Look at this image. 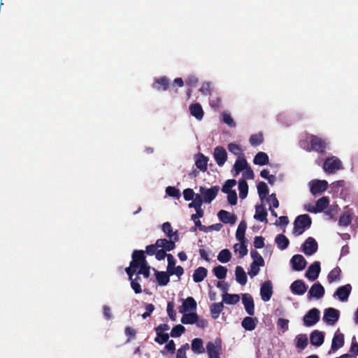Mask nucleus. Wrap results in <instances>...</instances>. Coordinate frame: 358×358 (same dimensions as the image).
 Returning <instances> with one entry per match:
<instances>
[{
    "mask_svg": "<svg viewBox=\"0 0 358 358\" xmlns=\"http://www.w3.org/2000/svg\"><path fill=\"white\" fill-rule=\"evenodd\" d=\"M206 352L208 358H220V355L222 353L221 338H216L214 342H208L206 344Z\"/></svg>",
    "mask_w": 358,
    "mask_h": 358,
    "instance_id": "20e7f679",
    "label": "nucleus"
},
{
    "mask_svg": "<svg viewBox=\"0 0 358 358\" xmlns=\"http://www.w3.org/2000/svg\"><path fill=\"white\" fill-rule=\"evenodd\" d=\"M155 275L158 285L160 286H166L170 281L169 273L165 271H159L154 268Z\"/></svg>",
    "mask_w": 358,
    "mask_h": 358,
    "instance_id": "393cba45",
    "label": "nucleus"
},
{
    "mask_svg": "<svg viewBox=\"0 0 358 358\" xmlns=\"http://www.w3.org/2000/svg\"><path fill=\"white\" fill-rule=\"evenodd\" d=\"M275 242L277 244L278 248L281 250H285L289 244V239L284 234H278L275 238Z\"/></svg>",
    "mask_w": 358,
    "mask_h": 358,
    "instance_id": "4c0bfd02",
    "label": "nucleus"
},
{
    "mask_svg": "<svg viewBox=\"0 0 358 358\" xmlns=\"http://www.w3.org/2000/svg\"><path fill=\"white\" fill-rule=\"evenodd\" d=\"M290 264L294 271H301L306 268L307 262L303 255H294L290 260Z\"/></svg>",
    "mask_w": 358,
    "mask_h": 358,
    "instance_id": "9d476101",
    "label": "nucleus"
},
{
    "mask_svg": "<svg viewBox=\"0 0 358 358\" xmlns=\"http://www.w3.org/2000/svg\"><path fill=\"white\" fill-rule=\"evenodd\" d=\"M352 291L350 284H347L337 288L334 294V297H337L341 301H346Z\"/></svg>",
    "mask_w": 358,
    "mask_h": 358,
    "instance_id": "9b49d317",
    "label": "nucleus"
},
{
    "mask_svg": "<svg viewBox=\"0 0 358 358\" xmlns=\"http://www.w3.org/2000/svg\"><path fill=\"white\" fill-rule=\"evenodd\" d=\"M239 196L241 199H245L248 193V185L245 179H240L238 181Z\"/></svg>",
    "mask_w": 358,
    "mask_h": 358,
    "instance_id": "a19ab883",
    "label": "nucleus"
},
{
    "mask_svg": "<svg viewBox=\"0 0 358 358\" xmlns=\"http://www.w3.org/2000/svg\"><path fill=\"white\" fill-rule=\"evenodd\" d=\"M296 347L301 350H303L308 345V338L306 334H300L296 337Z\"/></svg>",
    "mask_w": 358,
    "mask_h": 358,
    "instance_id": "09e8293b",
    "label": "nucleus"
},
{
    "mask_svg": "<svg viewBox=\"0 0 358 358\" xmlns=\"http://www.w3.org/2000/svg\"><path fill=\"white\" fill-rule=\"evenodd\" d=\"M329 204V199L327 196H322L319 199L315 206V208L309 210L310 213H317L322 212Z\"/></svg>",
    "mask_w": 358,
    "mask_h": 358,
    "instance_id": "412c9836",
    "label": "nucleus"
},
{
    "mask_svg": "<svg viewBox=\"0 0 358 358\" xmlns=\"http://www.w3.org/2000/svg\"><path fill=\"white\" fill-rule=\"evenodd\" d=\"M259 266H262L261 265H259L257 263H252L250 264V269L248 271V274L250 277H254L257 275L259 271Z\"/></svg>",
    "mask_w": 358,
    "mask_h": 358,
    "instance_id": "69168bd1",
    "label": "nucleus"
},
{
    "mask_svg": "<svg viewBox=\"0 0 358 358\" xmlns=\"http://www.w3.org/2000/svg\"><path fill=\"white\" fill-rule=\"evenodd\" d=\"M231 258V254L228 249L222 250L217 255V260L224 264L229 262Z\"/></svg>",
    "mask_w": 358,
    "mask_h": 358,
    "instance_id": "a18cd8bd",
    "label": "nucleus"
},
{
    "mask_svg": "<svg viewBox=\"0 0 358 358\" xmlns=\"http://www.w3.org/2000/svg\"><path fill=\"white\" fill-rule=\"evenodd\" d=\"M224 308L223 302L214 303L210 306V313L214 319L218 318Z\"/></svg>",
    "mask_w": 358,
    "mask_h": 358,
    "instance_id": "ea45409f",
    "label": "nucleus"
},
{
    "mask_svg": "<svg viewBox=\"0 0 358 358\" xmlns=\"http://www.w3.org/2000/svg\"><path fill=\"white\" fill-rule=\"evenodd\" d=\"M248 166H249V165L245 158L244 157H239L236 159L234 165V169L236 171V175L239 174L240 172L245 170Z\"/></svg>",
    "mask_w": 358,
    "mask_h": 358,
    "instance_id": "2f4dec72",
    "label": "nucleus"
},
{
    "mask_svg": "<svg viewBox=\"0 0 358 358\" xmlns=\"http://www.w3.org/2000/svg\"><path fill=\"white\" fill-rule=\"evenodd\" d=\"M273 294L272 282L270 280L266 281L261 287L260 295L264 302L268 301Z\"/></svg>",
    "mask_w": 358,
    "mask_h": 358,
    "instance_id": "dca6fc26",
    "label": "nucleus"
},
{
    "mask_svg": "<svg viewBox=\"0 0 358 358\" xmlns=\"http://www.w3.org/2000/svg\"><path fill=\"white\" fill-rule=\"evenodd\" d=\"M320 310L313 308L310 309L303 317V324L306 327H311L315 324L320 320Z\"/></svg>",
    "mask_w": 358,
    "mask_h": 358,
    "instance_id": "39448f33",
    "label": "nucleus"
},
{
    "mask_svg": "<svg viewBox=\"0 0 358 358\" xmlns=\"http://www.w3.org/2000/svg\"><path fill=\"white\" fill-rule=\"evenodd\" d=\"M143 250H134L132 253V261L131 265L132 267H138L147 264Z\"/></svg>",
    "mask_w": 358,
    "mask_h": 358,
    "instance_id": "f8f14e48",
    "label": "nucleus"
},
{
    "mask_svg": "<svg viewBox=\"0 0 358 358\" xmlns=\"http://www.w3.org/2000/svg\"><path fill=\"white\" fill-rule=\"evenodd\" d=\"M162 230L170 238H172L173 234L171 224L169 222H164L162 224Z\"/></svg>",
    "mask_w": 358,
    "mask_h": 358,
    "instance_id": "e2e57ef3",
    "label": "nucleus"
},
{
    "mask_svg": "<svg viewBox=\"0 0 358 358\" xmlns=\"http://www.w3.org/2000/svg\"><path fill=\"white\" fill-rule=\"evenodd\" d=\"M264 137L262 134L258 133L252 134L250 138V143L253 146H257L262 143Z\"/></svg>",
    "mask_w": 358,
    "mask_h": 358,
    "instance_id": "3c124183",
    "label": "nucleus"
},
{
    "mask_svg": "<svg viewBox=\"0 0 358 358\" xmlns=\"http://www.w3.org/2000/svg\"><path fill=\"white\" fill-rule=\"evenodd\" d=\"M258 320L257 317H245L241 322L243 328L246 331H253L257 326Z\"/></svg>",
    "mask_w": 358,
    "mask_h": 358,
    "instance_id": "cd10ccee",
    "label": "nucleus"
},
{
    "mask_svg": "<svg viewBox=\"0 0 358 358\" xmlns=\"http://www.w3.org/2000/svg\"><path fill=\"white\" fill-rule=\"evenodd\" d=\"M198 320V315L195 313H185L181 318V322L184 324H193Z\"/></svg>",
    "mask_w": 358,
    "mask_h": 358,
    "instance_id": "58836bf2",
    "label": "nucleus"
},
{
    "mask_svg": "<svg viewBox=\"0 0 358 358\" xmlns=\"http://www.w3.org/2000/svg\"><path fill=\"white\" fill-rule=\"evenodd\" d=\"M236 280L241 285L246 284L248 278L244 269L241 266H237L235 270Z\"/></svg>",
    "mask_w": 358,
    "mask_h": 358,
    "instance_id": "473e14b6",
    "label": "nucleus"
},
{
    "mask_svg": "<svg viewBox=\"0 0 358 358\" xmlns=\"http://www.w3.org/2000/svg\"><path fill=\"white\" fill-rule=\"evenodd\" d=\"M169 86V80L166 77L163 76L155 80L152 84V87L158 91H165Z\"/></svg>",
    "mask_w": 358,
    "mask_h": 358,
    "instance_id": "bb28decb",
    "label": "nucleus"
},
{
    "mask_svg": "<svg viewBox=\"0 0 358 358\" xmlns=\"http://www.w3.org/2000/svg\"><path fill=\"white\" fill-rule=\"evenodd\" d=\"M254 246L257 249H261L264 247V238L261 236H255L254 239Z\"/></svg>",
    "mask_w": 358,
    "mask_h": 358,
    "instance_id": "774afa93",
    "label": "nucleus"
},
{
    "mask_svg": "<svg viewBox=\"0 0 358 358\" xmlns=\"http://www.w3.org/2000/svg\"><path fill=\"white\" fill-rule=\"evenodd\" d=\"M339 317V310L334 308H328L324 310L323 320L329 325H334L337 322Z\"/></svg>",
    "mask_w": 358,
    "mask_h": 358,
    "instance_id": "0eeeda50",
    "label": "nucleus"
},
{
    "mask_svg": "<svg viewBox=\"0 0 358 358\" xmlns=\"http://www.w3.org/2000/svg\"><path fill=\"white\" fill-rule=\"evenodd\" d=\"M269 162L268 156L264 152H259L254 157L253 163L257 165L264 166Z\"/></svg>",
    "mask_w": 358,
    "mask_h": 358,
    "instance_id": "72a5a7b5",
    "label": "nucleus"
},
{
    "mask_svg": "<svg viewBox=\"0 0 358 358\" xmlns=\"http://www.w3.org/2000/svg\"><path fill=\"white\" fill-rule=\"evenodd\" d=\"M310 147L306 150L308 152L315 151L319 154H324L327 146L326 141L317 136L311 134L309 136Z\"/></svg>",
    "mask_w": 358,
    "mask_h": 358,
    "instance_id": "7ed1b4c3",
    "label": "nucleus"
},
{
    "mask_svg": "<svg viewBox=\"0 0 358 358\" xmlns=\"http://www.w3.org/2000/svg\"><path fill=\"white\" fill-rule=\"evenodd\" d=\"M317 248V243L313 237H308L301 245L302 252L308 256H310L315 253Z\"/></svg>",
    "mask_w": 358,
    "mask_h": 358,
    "instance_id": "6e6552de",
    "label": "nucleus"
},
{
    "mask_svg": "<svg viewBox=\"0 0 358 358\" xmlns=\"http://www.w3.org/2000/svg\"><path fill=\"white\" fill-rule=\"evenodd\" d=\"M208 270L202 266L197 268L192 275L193 280L195 282H200L204 280V278L207 276Z\"/></svg>",
    "mask_w": 358,
    "mask_h": 358,
    "instance_id": "7c9ffc66",
    "label": "nucleus"
},
{
    "mask_svg": "<svg viewBox=\"0 0 358 358\" xmlns=\"http://www.w3.org/2000/svg\"><path fill=\"white\" fill-rule=\"evenodd\" d=\"M242 303L246 313L249 315L253 316L255 315V303L252 296L250 294H243L242 295Z\"/></svg>",
    "mask_w": 358,
    "mask_h": 358,
    "instance_id": "4468645a",
    "label": "nucleus"
},
{
    "mask_svg": "<svg viewBox=\"0 0 358 358\" xmlns=\"http://www.w3.org/2000/svg\"><path fill=\"white\" fill-rule=\"evenodd\" d=\"M192 350L196 354H202L205 352L203 343L201 338H196L192 340Z\"/></svg>",
    "mask_w": 358,
    "mask_h": 358,
    "instance_id": "e433bc0d",
    "label": "nucleus"
},
{
    "mask_svg": "<svg viewBox=\"0 0 358 358\" xmlns=\"http://www.w3.org/2000/svg\"><path fill=\"white\" fill-rule=\"evenodd\" d=\"M222 296V302L229 305H235L240 301V296L237 294L224 293Z\"/></svg>",
    "mask_w": 358,
    "mask_h": 358,
    "instance_id": "f704fd0d",
    "label": "nucleus"
},
{
    "mask_svg": "<svg viewBox=\"0 0 358 358\" xmlns=\"http://www.w3.org/2000/svg\"><path fill=\"white\" fill-rule=\"evenodd\" d=\"M168 273L171 275H176L180 278V276L182 275L184 273V269L181 266H177L173 268Z\"/></svg>",
    "mask_w": 358,
    "mask_h": 358,
    "instance_id": "0e129e2a",
    "label": "nucleus"
},
{
    "mask_svg": "<svg viewBox=\"0 0 358 358\" xmlns=\"http://www.w3.org/2000/svg\"><path fill=\"white\" fill-rule=\"evenodd\" d=\"M185 331V328L181 324L176 325L171 330L170 336L173 338H177L181 336Z\"/></svg>",
    "mask_w": 358,
    "mask_h": 358,
    "instance_id": "864d4df0",
    "label": "nucleus"
},
{
    "mask_svg": "<svg viewBox=\"0 0 358 358\" xmlns=\"http://www.w3.org/2000/svg\"><path fill=\"white\" fill-rule=\"evenodd\" d=\"M307 289L308 286L302 280H296L290 285L292 292L296 295H303Z\"/></svg>",
    "mask_w": 358,
    "mask_h": 358,
    "instance_id": "a211bd4d",
    "label": "nucleus"
},
{
    "mask_svg": "<svg viewBox=\"0 0 358 358\" xmlns=\"http://www.w3.org/2000/svg\"><path fill=\"white\" fill-rule=\"evenodd\" d=\"M352 220V214L349 212H345L340 217L338 224L340 226L348 227Z\"/></svg>",
    "mask_w": 358,
    "mask_h": 358,
    "instance_id": "49530a36",
    "label": "nucleus"
},
{
    "mask_svg": "<svg viewBox=\"0 0 358 358\" xmlns=\"http://www.w3.org/2000/svg\"><path fill=\"white\" fill-rule=\"evenodd\" d=\"M213 272L217 278L222 280L227 276V268L225 266L219 265L213 268Z\"/></svg>",
    "mask_w": 358,
    "mask_h": 358,
    "instance_id": "37998d69",
    "label": "nucleus"
},
{
    "mask_svg": "<svg viewBox=\"0 0 358 358\" xmlns=\"http://www.w3.org/2000/svg\"><path fill=\"white\" fill-rule=\"evenodd\" d=\"M190 114L198 120H201L203 117V110L199 103H192L189 107Z\"/></svg>",
    "mask_w": 358,
    "mask_h": 358,
    "instance_id": "a878e982",
    "label": "nucleus"
},
{
    "mask_svg": "<svg viewBox=\"0 0 358 358\" xmlns=\"http://www.w3.org/2000/svg\"><path fill=\"white\" fill-rule=\"evenodd\" d=\"M196 308V302L192 296H188L186 299L182 300V304L179 308L181 313H186L189 310H194Z\"/></svg>",
    "mask_w": 358,
    "mask_h": 358,
    "instance_id": "aec40b11",
    "label": "nucleus"
},
{
    "mask_svg": "<svg viewBox=\"0 0 358 358\" xmlns=\"http://www.w3.org/2000/svg\"><path fill=\"white\" fill-rule=\"evenodd\" d=\"M166 193L169 196L179 199L180 197V192L178 189L175 187L169 186L166 188Z\"/></svg>",
    "mask_w": 358,
    "mask_h": 358,
    "instance_id": "4d7b16f0",
    "label": "nucleus"
},
{
    "mask_svg": "<svg viewBox=\"0 0 358 358\" xmlns=\"http://www.w3.org/2000/svg\"><path fill=\"white\" fill-rule=\"evenodd\" d=\"M250 255L253 259V262L252 263H257L259 265L264 266V260L261 255L255 250H252L250 252Z\"/></svg>",
    "mask_w": 358,
    "mask_h": 358,
    "instance_id": "603ef678",
    "label": "nucleus"
},
{
    "mask_svg": "<svg viewBox=\"0 0 358 358\" xmlns=\"http://www.w3.org/2000/svg\"><path fill=\"white\" fill-rule=\"evenodd\" d=\"M217 217L224 224H234L237 220V217L234 214L224 210H220L217 213Z\"/></svg>",
    "mask_w": 358,
    "mask_h": 358,
    "instance_id": "6ab92c4d",
    "label": "nucleus"
},
{
    "mask_svg": "<svg viewBox=\"0 0 358 358\" xmlns=\"http://www.w3.org/2000/svg\"><path fill=\"white\" fill-rule=\"evenodd\" d=\"M227 194V201L231 206H235L237 203V194L235 190H233Z\"/></svg>",
    "mask_w": 358,
    "mask_h": 358,
    "instance_id": "680f3d73",
    "label": "nucleus"
},
{
    "mask_svg": "<svg viewBox=\"0 0 358 358\" xmlns=\"http://www.w3.org/2000/svg\"><path fill=\"white\" fill-rule=\"evenodd\" d=\"M246 229V222L245 221H241L236 232V238L239 242H245V234Z\"/></svg>",
    "mask_w": 358,
    "mask_h": 358,
    "instance_id": "c9c22d12",
    "label": "nucleus"
},
{
    "mask_svg": "<svg viewBox=\"0 0 358 358\" xmlns=\"http://www.w3.org/2000/svg\"><path fill=\"white\" fill-rule=\"evenodd\" d=\"M213 156L219 166H222L227 159V151L222 146H217L215 148Z\"/></svg>",
    "mask_w": 358,
    "mask_h": 358,
    "instance_id": "ddd939ff",
    "label": "nucleus"
},
{
    "mask_svg": "<svg viewBox=\"0 0 358 358\" xmlns=\"http://www.w3.org/2000/svg\"><path fill=\"white\" fill-rule=\"evenodd\" d=\"M203 203V199L200 194H196L194 199H192V202L189 203V208H194V209L199 208L201 207Z\"/></svg>",
    "mask_w": 358,
    "mask_h": 358,
    "instance_id": "5fc2aeb1",
    "label": "nucleus"
},
{
    "mask_svg": "<svg viewBox=\"0 0 358 358\" xmlns=\"http://www.w3.org/2000/svg\"><path fill=\"white\" fill-rule=\"evenodd\" d=\"M257 192L262 200L268 195L269 189L267 185L264 182H260L257 185Z\"/></svg>",
    "mask_w": 358,
    "mask_h": 358,
    "instance_id": "c03bdc74",
    "label": "nucleus"
},
{
    "mask_svg": "<svg viewBox=\"0 0 358 358\" xmlns=\"http://www.w3.org/2000/svg\"><path fill=\"white\" fill-rule=\"evenodd\" d=\"M228 150L230 152L233 153L234 155L238 156V157H241V155H242V150H241V147L236 143H229L228 145Z\"/></svg>",
    "mask_w": 358,
    "mask_h": 358,
    "instance_id": "6e6d98bb",
    "label": "nucleus"
},
{
    "mask_svg": "<svg viewBox=\"0 0 358 358\" xmlns=\"http://www.w3.org/2000/svg\"><path fill=\"white\" fill-rule=\"evenodd\" d=\"M325 290L324 287L319 282L314 283L308 291V296L309 299L314 297L320 299L323 297Z\"/></svg>",
    "mask_w": 358,
    "mask_h": 358,
    "instance_id": "f3484780",
    "label": "nucleus"
},
{
    "mask_svg": "<svg viewBox=\"0 0 358 358\" xmlns=\"http://www.w3.org/2000/svg\"><path fill=\"white\" fill-rule=\"evenodd\" d=\"M241 243H236L234 246L235 252H238L239 257L243 258L248 254V248L245 245V242H240Z\"/></svg>",
    "mask_w": 358,
    "mask_h": 358,
    "instance_id": "de8ad7c7",
    "label": "nucleus"
},
{
    "mask_svg": "<svg viewBox=\"0 0 358 358\" xmlns=\"http://www.w3.org/2000/svg\"><path fill=\"white\" fill-rule=\"evenodd\" d=\"M267 211L264 205L256 206L254 218L260 222H267Z\"/></svg>",
    "mask_w": 358,
    "mask_h": 358,
    "instance_id": "c85d7f7f",
    "label": "nucleus"
},
{
    "mask_svg": "<svg viewBox=\"0 0 358 358\" xmlns=\"http://www.w3.org/2000/svg\"><path fill=\"white\" fill-rule=\"evenodd\" d=\"M138 268L139 270L137 272L138 275H143L145 278H148L150 277V266L148 264V263L138 266Z\"/></svg>",
    "mask_w": 358,
    "mask_h": 358,
    "instance_id": "bf43d9fd",
    "label": "nucleus"
},
{
    "mask_svg": "<svg viewBox=\"0 0 358 358\" xmlns=\"http://www.w3.org/2000/svg\"><path fill=\"white\" fill-rule=\"evenodd\" d=\"M324 341V334L322 331L314 330L310 336V341L313 345L320 346Z\"/></svg>",
    "mask_w": 358,
    "mask_h": 358,
    "instance_id": "4be33fe9",
    "label": "nucleus"
},
{
    "mask_svg": "<svg viewBox=\"0 0 358 358\" xmlns=\"http://www.w3.org/2000/svg\"><path fill=\"white\" fill-rule=\"evenodd\" d=\"M169 339V335L167 333H157L155 341L160 345L167 343Z\"/></svg>",
    "mask_w": 358,
    "mask_h": 358,
    "instance_id": "13d9d810",
    "label": "nucleus"
},
{
    "mask_svg": "<svg viewBox=\"0 0 358 358\" xmlns=\"http://www.w3.org/2000/svg\"><path fill=\"white\" fill-rule=\"evenodd\" d=\"M344 345V335L343 334L339 332L338 330L332 339L331 342V350L334 352L338 350L339 348L343 347Z\"/></svg>",
    "mask_w": 358,
    "mask_h": 358,
    "instance_id": "5701e85b",
    "label": "nucleus"
},
{
    "mask_svg": "<svg viewBox=\"0 0 358 358\" xmlns=\"http://www.w3.org/2000/svg\"><path fill=\"white\" fill-rule=\"evenodd\" d=\"M243 179L245 180H252L254 179V177H255V174H254V172L252 171V169H251V167L249 166H248L245 170H243Z\"/></svg>",
    "mask_w": 358,
    "mask_h": 358,
    "instance_id": "338daca9",
    "label": "nucleus"
},
{
    "mask_svg": "<svg viewBox=\"0 0 358 358\" xmlns=\"http://www.w3.org/2000/svg\"><path fill=\"white\" fill-rule=\"evenodd\" d=\"M195 165L201 171L205 172L207 170L208 157L202 153H198L195 156Z\"/></svg>",
    "mask_w": 358,
    "mask_h": 358,
    "instance_id": "b1692460",
    "label": "nucleus"
},
{
    "mask_svg": "<svg viewBox=\"0 0 358 358\" xmlns=\"http://www.w3.org/2000/svg\"><path fill=\"white\" fill-rule=\"evenodd\" d=\"M156 245L166 251L173 250L176 247L175 242L169 241L166 238L157 239L156 241Z\"/></svg>",
    "mask_w": 358,
    "mask_h": 358,
    "instance_id": "c756f323",
    "label": "nucleus"
},
{
    "mask_svg": "<svg viewBox=\"0 0 358 358\" xmlns=\"http://www.w3.org/2000/svg\"><path fill=\"white\" fill-rule=\"evenodd\" d=\"M174 305L172 302H168L167 304V313L169 317L172 321H175L176 320V313L173 309Z\"/></svg>",
    "mask_w": 358,
    "mask_h": 358,
    "instance_id": "052dcab7",
    "label": "nucleus"
},
{
    "mask_svg": "<svg viewBox=\"0 0 358 358\" xmlns=\"http://www.w3.org/2000/svg\"><path fill=\"white\" fill-rule=\"evenodd\" d=\"M341 270L338 266L332 269L327 275L329 282L331 283L341 279Z\"/></svg>",
    "mask_w": 358,
    "mask_h": 358,
    "instance_id": "79ce46f5",
    "label": "nucleus"
},
{
    "mask_svg": "<svg viewBox=\"0 0 358 358\" xmlns=\"http://www.w3.org/2000/svg\"><path fill=\"white\" fill-rule=\"evenodd\" d=\"M220 187L217 185L213 186L209 189H206L203 187H200L199 191L203 196V201L210 203L216 197Z\"/></svg>",
    "mask_w": 358,
    "mask_h": 358,
    "instance_id": "423d86ee",
    "label": "nucleus"
},
{
    "mask_svg": "<svg viewBox=\"0 0 358 358\" xmlns=\"http://www.w3.org/2000/svg\"><path fill=\"white\" fill-rule=\"evenodd\" d=\"M311 224L312 220L308 215H300L296 217L294 222L293 233L296 235H301L306 229L310 227Z\"/></svg>",
    "mask_w": 358,
    "mask_h": 358,
    "instance_id": "f257e3e1",
    "label": "nucleus"
},
{
    "mask_svg": "<svg viewBox=\"0 0 358 358\" xmlns=\"http://www.w3.org/2000/svg\"><path fill=\"white\" fill-rule=\"evenodd\" d=\"M236 185V180H234V179L227 180L225 181V182L222 185V192L225 194L229 193V192L233 191V189H231V188L233 187H234Z\"/></svg>",
    "mask_w": 358,
    "mask_h": 358,
    "instance_id": "8fccbe9b",
    "label": "nucleus"
},
{
    "mask_svg": "<svg viewBox=\"0 0 358 358\" xmlns=\"http://www.w3.org/2000/svg\"><path fill=\"white\" fill-rule=\"evenodd\" d=\"M328 187L327 181L323 180H315L310 182V192L313 194H321L327 190Z\"/></svg>",
    "mask_w": 358,
    "mask_h": 358,
    "instance_id": "1a4fd4ad",
    "label": "nucleus"
},
{
    "mask_svg": "<svg viewBox=\"0 0 358 358\" xmlns=\"http://www.w3.org/2000/svg\"><path fill=\"white\" fill-rule=\"evenodd\" d=\"M323 170L328 174H334L343 169V164L340 159L336 156L326 158L323 164Z\"/></svg>",
    "mask_w": 358,
    "mask_h": 358,
    "instance_id": "f03ea898",
    "label": "nucleus"
},
{
    "mask_svg": "<svg viewBox=\"0 0 358 358\" xmlns=\"http://www.w3.org/2000/svg\"><path fill=\"white\" fill-rule=\"evenodd\" d=\"M320 271V263L315 262L309 266L305 275L308 280L314 281L318 278Z\"/></svg>",
    "mask_w": 358,
    "mask_h": 358,
    "instance_id": "2eb2a0df",
    "label": "nucleus"
}]
</instances>
